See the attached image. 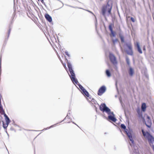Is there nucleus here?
<instances>
[{
	"label": "nucleus",
	"instance_id": "14",
	"mask_svg": "<svg viewBox=\"0 0 154 154\" xmlns=\"http://www.w3.org/2000/svg\"><path fill=\"white\" fill-rule=\"evenodd\" d=\"M129 75L131 76H132L134 73L133 69L131 67H130L128 71Z\"/></svg>",
	"mask_w": 154,
	"mask_h": 154
},
{
	"label": "nucleus",
	"instance_id": "16",
	"mask_svg": "<svg viewBox=\"0 0 154 154\" xmlns=\"http://www.w3.org/2000/svg\"><path fill=\"white\" fill-rule=\"evenodd\" d=\"M110 30L111 32L110 36L111 37H115L116 35V32L113 30V29H110Z\"/></svg>",
	"mask_w": 154,
	"mask_h": 154
},
{
	"label": "nucleus",
	"instance_id": "8",
	"mask_svg": "<svg viewBox=\"0 0 154 154\" xmlns=\"http://www.w3.org/2000/svg\"><path fill=\"white\" fill-rule=\"evenodd\" d=\"M109 57L111 62L114 64H116L117 63V61L115 56L112 53L109 54Z\"/></svg>",
	"mask_w": 154,
	"mask_h": 154
},
{
	"label": "nucleus",
	"instance_id": "9",
	"mask_svg": "<svg viewBox=\"0 0 154 154\" xmlns=\"http://www.w3.org/2000/svg\"><path fill=\"white\" fill-rule=\"evenodd\" d=\"M126 45L128 48V50L126 51V52L128 54L132 55L133 52L132 50V47L131 43L127 44Z\"/></svg>",
	"mask_w": 154,
	"mask_h": 154
},
{
	"label": "nucleus",
	"instance_id": "19",
	"mask_svg": "<svg viewBox=\"0 0 154 154\" xmlns=\"http://www.w3.org/2000/svg\"><path fill=\"white\" fill-rule=\"evenodd\" d=\"M106 74L107 76L109 77L111 76V74L109 70H107L106 71Z\"/></svg>",
	"mask_w": 154,
	"mask_h": 154
},
{
	"label": "nucleus",
	"instance_id": "15",
	"mask_svg": "<svg viewBox=\"0 0 154 154\" xmlns=\"http://www.w3.org/2000/svg\"><path fill=\"white\" fill-rule=\"evenodd\" d=\"M146 103H142L141 106L142 110L143 112H145L146 111Z\"/></svg>",
	"mask_w": 154,
	"mask_h": 154
},
{
	"label": "nucleus",
	"instance_id": "13",
	"mask_svg": "<svg viewBox=\"0 0 154 154\" xmlns=\"http://www.w3.org/2000/svg\"><path fill=\"white\" fill-rule=\"evenodd\" d=\"M45 17L47 20L49 22H52V17L49 14H46L45 15Z\"/></svg>",
	"mask_w": 154,
	"mask_h": 154
},
{
	"label": "nucleus",
	"instance_id": "32",
	"mask_svg": "<svg viewBox=\"0 0 154 154\" xmlns=\"http://www.w3.org/2000/svg\"><path fill=\"white\" fill-rule=\"evenodd\" d=\"M143 51H146V48L145 47V46H144L143 48Z\"/></svg>",
	"mask_w": 154,
	"mask_h": 154
},
{
	"label": "nucleus",
	"instance_id": "6",
	"mask_svg": "<svg viewBox=\"0 0 154 154\" xmlns=\"http://www.w3.org/2000/svg\"><path fill=\"white\" fill-rule=\"evenodd\" d=\"M127 130L125 131L126 132L128 136V137L130 141L131 142V144L130 143V145L131 146H134V141L133 140L132 136V131H129L127 132Z\"/></svg>",
	"mask_w": 154,
	"mask_h": 154
},
{
	"label": "nucleus",
	"instance_id": "4",
	"mask_svg": "<svg viewBox=\"0 0 154 154\" xmlns=\"http://www.w3.org/2000/svg\"><path fill=\"white\" fill-rule=\"evenodd\" d=\"M100 110L105 112L108 115L107 120L109 121H112L113 122H116L117 120L115 118V115L113 112L111 111L110 109L106 106L105 103L101 104L100 106Z\"/></svg>",
	"mask_w": 154,
	"mask_h": 154
},
{
	"label": "nucleus",
	"instance_id": "29",
	"mask_svg": "<svg viewBox=\"0 0 154 154\" xmlns=\"http://www.w3.org/2000/svg\"><path fill=\"white\" fill-rule=\"evenodd\" d=\"M131 20L133 22H134L135 21V19L133 18V17H131Z\"/></svg>",
	"mask_w": 154,
	"mask_h": 154
},
{
	"label": "nucleus",
	"instance_id": "33",
	"mask_svg": "<svg viewBox=\"0 0 154 154\" xmlns=\"http://www.w3.org/2000/svg\"><path fill=\"white\" fill-rule=\"evenodd\" d=\"M4 116L5 118L7 117H8L5 113Z\"/></svg>",
	"mask_w": 154,
	"mask_h": 154
},
{
	"label": "nucleus",
	"instance_id": "2",
	"mask_svg": "<svg viewBox=\"0 0 154 154\" xmlns=\"http://www.w3.org/2000/svg\"><path fill=\"white\" fill-rule=\"evenodd\" d=\"M67 66L69 69V70L70 74H69V75L73 83L74 84H75L77 85L81 90L82 92L87 97H88L89 94L88 92L81 85L79 84L77 80L75 78V73L72 69V65L69 63L68 62Z\"/></svg>",
	"mask_w": 154,
	"mask_h": 154
},
{
	"label": "nucleus",
	"instance_id": "10",
	"mask_svg": "<svg viewBox=\"0 0 154 154\" xmlns=\"http://www.w3.org/2000/svg\"><path fill=\"white\" fill-rule=\"evenodd\" d=\"M106 90V88L104 86L101 87L99 89L98 93L99 95H101Z\"/></svg>",
	"mask_w": 154,
	"mask_h": 154
},
{
	"label": "nucleus",
	"instance_id": "20",
	"mask_svg": "<svg viewBox=\"0 0 154 154\" xmlns=\"http://www.w3.org/2000/svg\"><path fill=\"white\" fill-rule=\"evenodd\" d=\"M5 121L6 122V123L8 124H9L10 122V120L8 117H7L5 118Z\"/></svg>",
	"mask_w": 154,
	"mask_h": 154
},
{
	"label": "nucleus",
	"instance_id": "7",
	"mask_svg": "<svg viewBox=\"0 0 154 154\" xmlns=\"http://www.w3.org/2000/svg\"><path fill=\"white\" fill-rule=\"evenodd\" d=\"M145 117H146L145 124L147 127L149 128L151 127L152 124L151 120L150 117L148 115H145Z\"/></svg>",
	"mask_w": 154,
	"mask_h": 154
},
{
	"label": "nucleus",
	"instance_id": "18",
	"mask_svg": "<svg viewBox=\"0 0 154 154\" xmlns=\"http://www.w3.org/2000/svg\"><path fill=\"white\" fill-rule=\"evenodd\" d=\"M4 112V110L3 109V108L1 105V103H0V113L1 114H3Z\"/></svg>",
	"mask_w": 154,
	"mask_h": 154
},
{
	"label": "nucleus",
	"instance_id": "30",
	"mask_svg": "<svg viewBox=\"0 0 154 154\" xmlns=\"http://www.w3.org/2000/svg\"><path fill=\"white\" fill-rule=\"evenodd\" d=\"M151 146L152 148V149H153V150L154 151V145H153L152 144H151V146Z\"/></svg>",
	"mask_w": 154,
	"mask_h": 154
},
{
	"label": "nucleus",
	"instance_id": "38",
	"mask_svg": "<svg viewBox=\"0 0 154 154\" xmlns=\"http://www.w3.org/2000/svg\"><path fill=\"white\" fill-rule=\"evenodd\" d=\"M64 66L65 68L66 67V66L65 65V66Z\"/></svg>",
	"mask_w": 154,
	"mask_h": 154
},
{
	"label": "nucleus",
	"instance_id": "23",
	"mask_svg": "<svg viewBox=\"0 0 154 154\" xmlns=\"http://www.w3.org/2000/svg\"><path fill=\"white\" fill-rule=\"evenodd\" d=\"M121 127L122 128L124 129L125 130L126 128V127L123 124H122L121 125Z\"/></svg>",
	"mask_w": 154,
	"mask_h": 154
},
{
	"label": "nucleus",
	"instance_id": "35",
	"mask_svg": "<svg viewBox=\"0 0 154 154\" xmlns=\"http://www.w3.org/2000/svg\"><path fill=\"white\" fill-rule=\"evenodd\" d=\"M41 1V2L42 3H44V2H43V0H40Z\"/></svg>",
	"mask_w": 154,
	"mask_h": 154
},
{
	"label": "nucleus",
	"instance_id": "1",
	"mask_svg": "<svg viewBox=\"0 0 154 154\" xmlns=\"http://www.w3.org/2000/svg\"><path fill=\"white\" fill-rule=\"evenodd\" d=\"M67 66L69 69V70L70 74H69V75L73 83L74 84H75L77 85L81 90L82 92L87 97H88L89 94L88 92L81 85L79 84L77 80L75 78V73L72 69V65L69 63L68 62Z\"/></svg>",
	"mask_w": 154,
	"mask_h": 154
},
{
	"label": "nucleus",
	"instance_id": "24",
	"mask_svg": "<svg viewBox=\"0 0 154 154\" xmlns=\"http://www.w3.org/2000/svg\"><path fill=\"white\" fill-rule=\"evenodd\" d=\"M112 42H113V43L114 44H115L116 42H118V40L117 39H113L112 38Z\"/></svg>",
	"mask_w": 154,
	"mask_h": 154
},
{
	"label": "nucleus",
	"instance_id": "3",
	"mask_svg": "<svg viewBox=\"0 0 154 154\" xmlns=\"http://www.w3.org/2000/svg\"><path fill=\"white\" fill-rule=\"evenodd\" d=\"M67 66L69 69V70L70 74H69V75L73 83L74 84H75L77 85L81 90L82 92L87 97H88L89 94L88 92L81 85L79 84L77 80L75 78V73L72 69V65L69 63L68 62Z\"/></svg>",
	"mask_w": 154,
	"mask_h": 154
},
{
	"label": "nucleus",
	"instance_id": "22",
	"mask_svg": "<svg viewBox=\"0 0 154 154\" xmlns=\"http://www.w3.org/2000/svg\"><path fill=\"white\" fill-rule=\"evenodd\" d=\"M9 124L6 123V124H3V127L5 128H7V126H8Z\"/></svg>",
	"mask_w": 154,
	"mask_h": 154
},
{
	"label": "nucleus",
	"instance_id": "31",
	"mask_svg": "<svg viewBox=\"0 0 154 154\" xmlns=\"http://www.w3.org/2000/svg\"><path fill=\"white\" fill-rule=\"evenodd\" d=\"M115 69L117 71H118V67L116 66H115Z\"/></svg>",
	"mask_w": 154,
	"mask_h": 154
},
{
	"label": "nucleus",
	"instance_id": "21",
	"mask_svg": "<svg viewBox=\"0 0 154 154\" xmlns=\"http://www.w3.org/2000/svg\"><path fill=\"white\" fill-rule=\"evenodd\" d=\"M119 37L121 38V41L122 42H124V38L123 36H122L120 34L119 35Z\"/></svg>",
	"mask_w": 154,
	"mask_h": 154
},
{
	"label": "nucleus",
	"instance_id": "28",
	"mask_svg": "<svg viewBox=\"0 0 154 154\" xmlns=\"http://www.w3.org/2000/svg\"><path fill=\"white\" fill-rule=\"evenodd\" d=\"M65 53L66 54L67 56H68V57H69L70 56V54L68 53L67 51H66L65 52Z\"/></svg>",
	"mask_w": 154,
	"mask_h": 154
},
{
	"label": "nucleus",
	"instance_id": "40",
	"mask_svg": "<svg viewBox=\"0 0 154 154\" xmlns=\"http://www.w3.org/2000/svg\"><path fill=\"white\" fill-rule=\"evenodd\" d=\"M91 13H92V12L91 11H89Z\"/></svg>",
	"mask_w": 154,
	"mask_h": 154
},
{
	"label": "nucleus",
	"instance_id": "39",
	"mask_svg": "<svg viewBox=\"0 0 154 154\" xmlns=\"http://www.w3.org/2000/svg\"><path fill=\"white\" fill-rule=\"evenodd\" d=\"M53 126H51L50 127H52Z\"/></svg>",
	"mask_w": 154,
	"mask_h": 154
},
{
	"label": "nucleus",
	"instance_id": "34",
	"mask_svg": "<svg viewBox=\"0 0 154 154\" xmlns=\"http://www.w3.org/2000/svg\"><path fill=\"white\" fill-rule=\"evenodd\" d=\"M1 94H0V103H1Z\"/></svg>",
	"mask_w": 154,
	"mask_h": 154
},
{
	"label": "nucleus",
	"instance_id": "17",
	"mask_svg": "<svg viewBox=\"0 0 154 154\" xmlns=\"http://www.w3.org/2000/svg\"><path fill=\"white\" fill-rule=\"evenodd\" d=\"M137 49H138V51L140 53L142 54V51L140 47V45H139V43L138 42L137 43Z\"/></svg>",
	"mask_w": 154,
	"mask_h": 154
},
{
	"label": "nucleus",
	"instance_id": "11",
	"mask_svg": "<svg viewBox=\"0 0 154 154\" xmlns=\"http://www.w3.org/2000/svg\"><path fill=\"white\" fill-rule=\"evenodd\" d=\"M142 132L144 137L147 139L151 136V135L148 132L144 131L143 129L142 130Z\"/></svg>",
	"mask_w": 154,
	"mask_h": 154
},
{
	"label": "nucleus",
	"instance_id": "12",
	"mask_svg": "<svg viewBox=\"0 0 154 154\" xmlns=\"http://www.w3.org/2000/svg\"><path fill=\"white\" fill-rule=\"evenodd\" d=\"M147 140L150 146H151V144H152L154 142V138L151 135Z\"/></svg>",
	"mask_w": 154,
	"mask_h": 154
},
{
	"label": "nucleus",
	"instance_id": "5",
	"mask_svg": "<svg viewBox=\"0 0 154 154\" xmlns=\"http://www.w3.org/2000/svg\"><path fill=\"white\" fill-rule=\"evenodd\" d=\"M112 6L109 4L104 6L102 10L103 15L104 16H108L111 14Z\"/></svg>",
	"mask_w": 154,
	"mask_h": 154
},
{
	"label": "nucleus",
	"instance_id": "26",
	"mask_svg": "<svg viewBox=\"0 0 154 154\" xmlns=\"http://www.w3.org/2000/svg\"><path fill=\"white\" fill-rule=\"evenodd\" d=\"M113 28V25L112 24H110L109 26V29H112Z\"/></svg>",
	"mask_w": 154,
	"mask_h": 154
},
{
	"label": "nucleus",
	"instance_id": "25",
	"mask_svg": "<svg viewBox=\"0 0 154 154\" xmlns=\"http://www.w3.org/2000/svg\"><path fill=\"white\" fill-rule=\"evenodd\" d=\"M126 61L128 65H130V61L129 59L127 57H126Z\"/></svg>",
	"mask_w": 154,
	"mask_h": 154
},
{
	"label": "nucleus",
	"instance_id": "37",
	"mask_svg": "<svg viewBox=\"0 0 154 154\" xmlns=\"http://www.w3.org/2000/svg\"><path fill=\"white\" fill-rule=\"evenodd\" d=\"M48 34H49V35L50 36L51 35V33H48Z\"/></svg>",
	"mask_w": 154,
	"mask_h": 154
},
{
	"label": "nucleus",
	"instance_id": "36",
	"mask_svg": "<svg viewBox=\"0 0 154 154\" xmlns=\"http://www.w3.org/2000/svg\"><path fill=\"white\" fill-rule=\"evenodd\" d=\"M34 22L36 23L37 24V21H36V20H35V21H34Z\"/></svg>",
	"mask_w": 154,
	"mask_h": 154
},
{
	"label": "nucleus",
	"instance_id": "27",
	"mask_svg": "<svg viewBox=\"0 0 154 154\" xmlns=\"http://www.w3.org/2000/svg\"><path fill=\"white\" fill-rule=\"evenodd\" d=\"M134 149L135 150V151L134 152L135 153H137L138 152V150H137V147H136V148L135 147H134Z\"/></svg>",
	"mask_w": 154,
	"mask_h": 154
}]
</instances>
